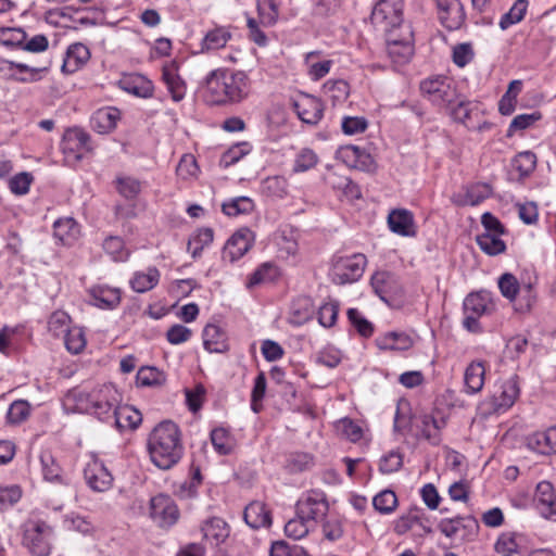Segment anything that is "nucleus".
<instances>
[{
  "instance_id": "obj_64",
  "label": "nucleus",
  "mask_w": 556,
  "mask_h": 556,
  "mask_svg": "<svg viewBox=\"0 0 556 556\" xmlns=\"http://www.w3.org/2000/svg\"><path fill=\"white\" fill-rule=\"evenodd\" d=\"M318 157L311 149H303L296 156L294 172H305L317 164Z\"/></svg>"
},
{
  "instance_id": "obj_46",
  "label": "nucleus",
  "mask_w": 556,
  "mask_h": 556,
  "mask_svg": "<svg viewBox=\"0 0 556 556\" xmlns=\"http://www.w3.org/2000/svg\"><path fill=\"white\" fill-rule=\"evenodd\" d=\"M527 9V0H516L513 7L509 9V11L501 17L498 24L501 29L505 30L511 25L521 22L526 15Z\"/></svg>"
},
{
  "instance_id": "obj_61",
  "label": "nucleus",
  "mask_w": 556,
  "mask_h": 556,
  "mask_svg": "<svg viewBox=\"0 0 556 556\" xmlns=\"http://www.w3.org/2000/svg\"><path fill=\"white\" fill-rule=\"evenodd\" d=\"M403 466V456L395 451H391L382 456L379 464V470L383 475L397 471Z\"/></svg>"
},
{
  "instance_id": "obj_21",
  "label": "nucleus",
  "mask_w": 556,
  "mask_h": 556,
  "mask_svg": "<svg viewBox=\"0 0 556 556\" xmlns=\"http://www.w3.org/2000/svg\"><path fill=\"white\" fill-rule=\"evenodd\" d=\"M243 518L252 529L270 527L271 525L270 511L264 503L258 501H254L245 507Z\"/></svg>"
},
{
  "instance_id": "obj_30",
  "label": "nucleus",
  "mask_w": 556,
  "mask_h": 556,
  "mask_svg": "<svg viewBox=\"0 0 556 556\" xmlns=\"http://www.w3.org/2000/svg\"><path fill=\"white\" fill-rule=\"evenodd\" d=\"M388 54L394 64L404 65L412 59L414 47L408 40L389 39Z\"/></svg>"
},
{
  "instance_id": "obj_59",
  "label": "nucleus",
  "mask_w": 556,
  "mask_h": 556,
  "mask_svg": "<svg viewBox=\"0 0 556 556\" xmlns=\"http://www.w3.org/2000/svg\"><path fill=\"white\" fill-rule=\"evenodd\" d=\"M270 556H309L308 553L299 545H290L285 541H276L271 544Z\"/></svg>"
},
{
  "instance_id": "obj_15",
  "label": "nucleus",
  "mask_w": 556,
  "mask_h": 556,
  "mask_svg": "<svg viewBox=\"0 0 556 556\" xmlns=\"http://www.w3.org/2000/svg\"><path fill=\"white\" fill-rule=\"evenodd\" d=\"M388 225L392 232L403 237L416 235L414 215L405 208H395L389 213Z\"/></svg>"
},
{
  "instance_id": "obj_37",
  "label": "nucleus",
  "mask_w": 556,
  "mask_h": 556,
  "mask_svg": "<svg viewBox=\"0 0 556 556\" xmlns=\"http://www.w3.org/2000/svg\"><path fill=\"white\" fill-rule=\"evenodd\" d=\"M261 191L269 198L282 199L288 193V182L283 176H271L262 180Z\"/></svg>"
},
{
  "instance_id": "obj_41",
  "label": "nucleus",
  "mask_w": 556,
  "mask_h": 556,
  "mask_svg": "<svg viewBox=\"0 0 556 556\" xmlns=\"http://www.w3.org/2000/svg\"><path fill=\"white\" fill-rule=\"evenodd\" d=\"M213 239L214 230L212 228H201L189 239L187 250L195 258L201 255L205 247L213 242Z\"/></svg>"
},
{
  "instance_id": "obj_40",
  "label": "nucleus",
  "mask_w": 556,
  "mask_h": 556,
  "mask_svg": "<svg viewBox=\"0 0 556 556\" xmlns=\"http://www.w3.org/2000/svg\"><path fill=\"white\" fill-rule=\"evenodd\" d=\"M254 208L255 204L249 197H237L222 204V212L230 217L250 214Z\"/></svg>"
},
{
  "instance_id": "obj_4",
  "label": "nucleus",
  "mask_w": 556,
  "mask_h": 556,
  "mask_svg": "<svg viewBox=\"0 0 556 556\" xmlns=\"http://www.w3.org/2000/svg\"><path fill=\"white\" fill-rule=\"evenodd\" d=\"M367 257L363 253L352 255L334 254L331 258L329 277L336 285L342 286L358 281L365 271Z\"/></svg>"
},
{
  "instance_id": "obj_24",
  "label": "nucleus",
  "mask_w": 556,
  "mask_h": 556,
  "mask_svg": "<svg viewBox=\"0 0 556 556\" xmlns=\"http://www.w3.org/2000/svg\"><path fill=\"white\" fill-rule=\"evenodd\" d=\"M203 342L211 352H224L227 348V333L222 326L208 323L203 330Z\"/></svg>"
},
{
  "instance_id": "obj_8",
  "label": "nucleus",
  "mask_w": 556,
  "mask_h": 556,
  "mask_svg": "<svg viewBox=\"0 0 556 556\" xmlns=\"http://www.w3.org/2000/svg\"><path fill=\"white\" fill-rule=\"evenodd\" d=\"M296 515L308 522H317L328 513L329 505L326 494L320 490H309L302 495L295 505Z\"/></svg>"
},
{
  "instance_id": "obj_16",
  "label": "nucleus",
  "mask_w": 556,
  "mask_h": 556,
  "mask_svg": "<svg viewBox=\"0 0 556 556\" xmlns=\"http://www.w3.org/2000/svg\"><path fill=\"white\" fill-rule=\"evenodd\" d=\"M445 426L443 418L435 419L432 415H421L415 419V427L420 435L432 445H439L441 442V430Z\"/></svg>"
},
{
  "instance_id": "obj_51",
  "label": "nucleus",
  "mask_w": 556,
  "mask_h": 556,
  "mask_svg": "<svg viewBox=\"0 0 556 556\" xmlns=\"http://www.w3.org/2000/svg\"><path fill=\"white\" fill-rule=\"evenodd\" d=\"M518 298L515 300V313H527L534 308L536 303V293L532 285L522 286L519 291Z\"/></svg>"
},
{
  "instance_id": "obj_35",
  "label": "nucleus",
  "mask_w": 556,
  "mask_h": 556,
  "mask_svg": "<svg viewBox=\"0 0 556 556\" xmlns=\"http://www.w3.org/2000/svg\"><path fill=\"white\" fill-rule=\"evenodd\" d=\"M493 194L492 186L486 182H476L466 188L465 200L460 205H478Z\"/></svg>"
},
{
  "instance_id": "obj_18",
  "label": "nucleus",
  "mask_w": 556,
  "mask_h": 556,
  "mask_svg": "<svg viewBox=\"0 0 556 556\" xmlns=\"http://www.w3.org/2000/svg\"><path fill=\"white\" fill-rule=\"evenodd\" d=\"M119 87L139 98H151L154 91L153 83L141 74H132L123 77L118 81Z\"/></svg>"
},
{
  "instance_id": "obj_31",
  "label": "nucleus",
  "mask_w": 556,
  "mask_h": 556,
  "mask_svg": "<svg viewBox=\"0 0 556 556\" xmlns=\"http://www.w3.org/2000/svg\"><path fill=\"white\" fill-rule=\"evenodd\" d=\"M203 538L212 544L218 545L229 535L227 523L217 517L211 518L202 527Z\"/></svg>"
},
{
  "instance_id": "obj_17",
  "label": "nucleus",
  "mask_w": 556,
  "mask_h": 556,
  "mask_svg": "<svg viewBox=\"0 0 556 556\" xmlns=\"http://www.w3.org/2000/svg\"><path fill=\"white\" fill-rule=\"evenodd\" d=\"M298 116L306 124L315 125L323 117V103L313 96H305L294 103Z\"/></svg>"
},
{
  "instance_id": "obj_2",
  "label": "nucleus",
  "mask_w": 556,
  "mask_h": 556,
  "mask_svg": "<svg viewBox=\"0 0 556 556\" xmlns=\"http://www.w3.org/2000/svg\"><path fill=\"white\" fill-rule=\"evenodd\" d=\"M116 403L118 393L111 384H104L90 392L73 389L66 393L63 401L67 412L94 415L100 420L110 419Z\"/></svg>"
},
{
  "instance_id": "obj_62",
  "label": "nucleus",
  "mask_w": 556,
  "mask_h": 556,
  "mask_svg": "<svg viewBox=\"0 0 556 556\" xmlns=\"http://www.w3.org/2000/svg\"><path fill=\"white\" fill-rule=\"evenodd\" d=\"M368 127V122L361 116H344L341 128L345 135H357L364 132Z\"/></svg>"
},
{
  "instance_id": "obj_38",
  "label": "nucleus",
  "mask_w": 556,
  "mask_h": 556,
  "mask_svg": "<svg viewBox=\"0 0 556 556\" xmlns=\"http://www.w3.org/2000/svg\"><path fill=\"white\" fill-rule=\"evenodd\" d=\"M278 276V268L271 263L261 264L250 276L247 281V288L253 289L265 282H271Z\"/></svg>"
},
{
  "instance_id": "obj_33",
  "label": "nucleus",
  "mask_w": 556,
  "mask_h": 556,
  "mask_svg": "<svg viewBox=\"0 0 556 556\" xmlns=\"http://www.w3.org/2000/svg\"><path fill=\"white\" fill-rule=\"evenodd\" d=\"M160 271L156 267H149L147 271H137L130 279V286L136 292H147L157 285Z\"/></svg>"
},
{
  "instance_id": "obj_39",
  "label": "nucleus",
  "mask_w": 556,
  "mask_h": 556,
  "mask_svg": "<svg viewBox=\"0 0 556 556\" xmlns=\"http://www.w3.org/2000/svg\"><path fill=\"white\" fill-rule=\"evenodd\" d=\"M476 242L485 254L491 256L504 253L506 250V244L500 235L483 232L476 237Z\"/></svg>"
},
{
  "instance_id": "obj_14",
  "label": "nucleus",
  "mask_w": 556,
  "mask_h": 556,
  "mask_svg": "<svg viewBox=\"0 0 556 556\" xmlns=\"http://www.w3.org/2000/svg\"><path fill=\"white\" fill-rule=\"evenodd\" d=\"M534 503L543 518L556 521V494L551 482L541 481L538 483Z\"/></svg>"
},
{
  "instance_id": "obj_57",
  "label": "nucleus",
  "mask_w": 556,
  "mask_h": 556,
  "mask_svg": "<svg viewBox=\"0 0 556 556\" xmlns=\"http://www.w3.org/2000/svg\"><path fill=\"white\" fill-rule=\"evenodd\" d=\"M541 118L542 114L538 111L530 114H519L515 116L507 130V137H511L517 130H523L529 128L531 125H533Z\"/></svg>"
},
{
  "instance_id": "obj_3",
  "label": "nucleus",
  "mask_w": 556,
  "mask_h": 556,
  "mask_svg": "<svg viewBox=\"0 0 556 556\" xmlns=\"http://www.w3.org/2000/svg\"><path fill=\"white\" fill-rule=\"evenodd\" d=\"M148 451L152 463L160 469L166 470L176 465L184 453L178 426L172 420L155 426L148 439Z\"/></svg>"
},
{
  "instance_id": "obj_20",
  "label": "nucleus",
  "mask_w": 556,
  "mask_h": 556,
  "mask_svg": "<svg viewBox=\"0 0 556 556\" xmlns=\"http://www.w3.org/2000/svg\"><path fill=\"white\" fill-rule=\"evenodd\" d=\"M178 65L175 61L165 64L162 68V77L167 86L172 99L176 102L182 100L186 94V84L177 73Z\"/></svg>"
},
{
  "instance_id": "obj_27",
  "label": "nucleus",
  "mask_w": 556,
  "mask_h": 556,
  "mask_svg": "<svg viewBox=\"0 0 556 556\" xmlns=\"http://www.w3.org/2000/svg\"><path fill=\"white\" fill-rule=\"evenodd\" d=\"M465 313H491L494 311V303L489 292H472L464 300Z\"/></svg>"
},
{
  "instance_id": "obj_52",
  "label": "nucleus",
  "mask_w": 556,
  "mask_h": 556,
  "mask_svg": "<svg viewBox=\"0 0 556 556\" xmlns=\"http://www.w3.org/2000/svg\"><path fill=\"white\" fill-rule=\"evenodd\" d=\"M372 505L381 514H390L397 506V497L392 490H383L372 498Z\"/></svg>"
},
{
  "instance_id": "obj_42",
  "label": "nucleus",
  "mask_w": 556,
  "mask_h": 556,
  "mask_svg": "<svg viewBox=\"0 0 556 556\" xmlns=\"http://www.w3.org/2000/svg\"><path fill=\"white\" fill-rule=\"evenodd\" d=\"M136 379L141 387H159L166 381V375L156 367L143 366L138 370Z\"/></svg>"
},
{
  "instance_id": "obj_13",
  "label": "nucleus",
  "mask_w": 556,
  "mask_h": 556,
  "mask_svg": "<svg viewBox=\"0 0 556 556\" xmlns=\"http://www.w3.org/2000/svg\"><path fill=\"white\" fill-rule=\"evenodd\" d=\"M86 483L96 492H105L112 486L113 477L102 462L93 458L84 469Z\"/></svg>"
},
{
  "instance_id": "obj_10",
  "label": "nucleus",
  "mask_w": 556,
  "mask_h": 556,
  "mask_svg": "<svg viewBox=\"0 0 556 556\" xmlns=\"http://www.w3.org/2000/svg\"><path fill=\"white\" fill-rule=\"evenodd\" d=\"M179 509L175 502L164 494H159L150 501V517L161 527L169 528L179 519Z\"/></svg>"
},
{
  "instance_id": "obj_63",
  "label": "nucleus",
  "mask_w": 556,
  "mask_h": 556,
  "mask_svg": "<svg viewBox=\"0 0 556 556\" xmlns=\"http://www.w3.org/2000/svg\"><path fill=\"white\" fill-rule=\"evenodd\" d=\"M30 412V405L27 401H14L8 410V420L12 424H20L25 420Z\"/></svg>"
},
{
  "instance_id": "obj_9",
  "label": "nucleus",
  "mask_w": 556,
  "mask_h": 556,
  "mask_svg": "<svg viewBox=\"0 0 556 556\" xmlns=\"http://www.w3.org/2000/svg\"><path fill=\"white\" fill-rule=\"evenodd\" d=\"M404 0H379L371 12V21L390 30L401 26L403 22Z\"/></svg>"
},
{
  "instance_id": "obj_1",
  "label": "nucleus",
  "mask_w": 556,
  "mask_h": 556,
  "mask_svg": "<svg viewBox=\"0 0 556 556\" xmlns=\"http://www.w3.org/2000/svg\"><path fill=\"white\" fill-rule=\"evenodd\" d=\"M204 99L211 105H233L244 101L251 90L249 75L241 70L220 67L204 79Z\"/></svg>"
},
{
  "instance_id": "obj_19",
  "label": "nucleus",
  "mask_w": 556,
  "mask_h": 556,
  "mask_svg": "<svg viewBox=\"0 0 556 556\" xmlns=\"http://www.w3.org/2000/svg\"><path fill=\"white\" fill-rule=\"evenodd\" d=\"M90 59V51L88 47H86L81 42L72 43L65 54V59L62 65V71L64 73H75L80 67H83Z\"/></svg>"
},
{
  "instance_id": "obj_11",
  "label": "nucleus",
  "mask_w": 556,
  "mask_h": 556,
  "mask_svg": "<svg viewBox=\"0 0 556 556\" xmlns=\"http://www.w3.org/2000/svg\"><path fill=\"white\" fill-rule=\"evenodd\" d=\"M254 232L248 227L238 229L226 242L223 249V260L230 263L241 258L253 245Z\"/></svg>"
},
{
  "instance_id": "obj_45",
  "label": "nucleus",
  "mask_w": 556,
  "mask_h": 556,
  "mask_svg": "<svg viewBox=\"0 0 556 556\" xmlns=\"http://www.w3.org/2000/svg\"><path fill=\"white\" fill-rule=\"evenodd\" d=\"M455 106H450V115L454 121L464 124L468 129H473V126H470L468 121L473 113L476 105L466 99H457Z\"/></svg>"
},
{
  "instance_id": "obj_44",
  "label": "nucleus",
  "mask_w": 556,
  "mask_h": 556,
  "mask_svg": "<svg viewBox=\"0 0 556 556\" xmlns=\"http://www.w3.org/2000/svg\"><path fill=\"white\" fill-rule=\"evenodd\" d=\"M536 155L532 151L519 152L511 161L513 167L519 172L521 178L530 176L536 167Z\"/></svg>"
},
{
  "instance_id": "obj_47",
  "label": "nucleus",
  "mask_w": 556,
  "mask_h": 556,
  "mask_svg": "<svg viewBox=\"0 0 556 556\" xmlns=\"http://www.w3.org/2000/svg\"><path fill=\"white\" fill-rule=\"evenodd\" d=\"M103 250L115 262H124L129 257L124 240L117 236H110L103 242Z\"/></svg>"
},
{
  "instance_id": "obj_26",
  "label": "nucleus",
  "mask_w": 556,
  "mask_h": 556,
  "mask_svg": "<svg viewBox=\"0 0 556 556\" xmlns=\"http://www.w3.org/2000/svg\"><path fill=\"white\" fill-rule=\"evenodd\" d=\"M121 117V112L116 108L99 109L92 116L93 128L100 134L112 131Z\"/></svg>"
},
{
  "instance_id": "obj_5",
  "label": "nucleus",
  "mask_w": 556,
  "mask_h": 556,
  "mask_svg": "<svg viewBox=\"0 0 556 556\" xmlns=\"http://www.w3.org/2000/svg\"><path fill=\"white\" fill-rule=\"evenodd\" d=\"M420 90L429 101L444 109L450 108L458 99L454 80L446 76H435L422 80Z\"/></svg>"
},
{
  "instance_id": "obj_55",
  "label": "nucleus",
  "mask_w": 556,
  "mask_h": 556,
  "mask_svg": "<svg viewBox=\"0 0 556 556\" xmlns=\"http://www.w3.org/2000/svg\"><path fill=\"white\" fill-rule=\"evenodd\" d=\"M309 532V522L306 519H302L301 516H295L290 519L285 526V533L287 536L300 540L307 535Z\"/></svg>"
},
{
  "instance_id": "obj_56",
  "label": "nucleus",
  "mask_w": 556,
  "mask_h": 556,
  "mask_svg": "<svg viewBox=\"0 0 556 556\" xmlns=\"http://www.w3.org/2000/svg\"><path fill=\"white\" fill-rule=\"evenodd\" d=\"M211 442L215 451L220 455H227L232 450L229 433L224 428H216L212 430Z\"/></svg>"
},
{
  "instance_id": "obj_50",
  "label": "nucleus",
  "mask_w": 556,
  "mask_h": 556,
  "mask_svg": "<svg viewBox=\"0 0 556 556\" xmlns=\"http://www.w3.org/2000/svg\"><path fill=\"white\" fill-rule=\"evenodd\" d=\"M251 146L249 142H239L230 147L220 157V166L227 168L239 162L244 155L249 154Z\"/></svg>"
},
{
  "instance_id": "obj_43",
  "label": "nucleus",
  "mask_w": 556,
  "mask_h": 556,
  "mask_svg": "<svg viewBox=\"0 0 556 556\" xmlns=\"http://www.w3.org/2000/svg\"><path fill=\"white\" fill-rule=\"evenodd\" d=\"M323 90L331 99L332 104L345 101L350 94V85L343 79L327 80Z\"/></svg>"
},
{
  "instance_id": "obj_36",
  "label": "nucleus",
  "mask_w": 556,
  "mask_h": 556,
  "mask_svg": "<svg viewBox=\"0 0 556 556\" xmlns=\"http://www.w3.org/2000/svg\"><path fill=\"white\" fill-rule=\"evenodd\" d=\"M519 395V388L515 379L502 383L500 391L494 394V402L501 408H509Z\"/></svg>"
},
{
  "instance_id": "obj_22",
  "label": "nucleus",
  "mask_w": 556,
  "mask_h": 556,
  "mask_svg": "<svg viewBox=\"0 0 556 556\" xmlns=\"http://www.w3.org/2000/svg\"><path fill=\"white\" fill-rule=\"evenodd\" d=\"M111 418L118 429L129 428L134 430L142 421V416L139 410L130 406H117V403L110 414V419Z\"/></svg>"
},
{
  "instance_id": "obj_54",
  "label": "nucleus",
  "mask_w": 556,
  "mask_h": 556,
  "mask_svg": "<svg viewBox=\"0 0 556 556\" xmlns=\"http://www.w3.org/2000/svg\"><path fill=\"white\" fill-rule=\"evenodd\" d=\"M340 154H341L343 161L346 162V163H349V162H353V163L363 162V163H365V160H367L368 161V168H370L372 163H374V160L370 156V154L367 153L364 149H362V148H359L357 146L349 144V146L342 147L340 149Z\"/></svg>"
},
{
  "instance_id": "obj_53",
  "label": "nucleus",
  "mask_w": 556,
  "mask_h": 556,
  "mask_svg": "<svg viewBox=\"0 0 556 556\" xmlns=\"http://www.w3.org/2000/svg\"><path fill=\"white\" fill-rule=\"evenodd\" d=\"M85 345L86 339L83 328L73 327L66 330L65 346L71 353L78 354L84 350Z\"/></svg>"
},
{
  "instance_id": "obj_6",
  "label": "nucleus",
  "mask_w": 556,
  "mask_h": 556,
  "mask_svg": "<svg viewBox=\"0 0 556 556\" xmlns=\"http://www.w3.org/2000/svg\"><path fill=\"white\" fill-rule=\"evenodd\" d=\"M52 528L42 520H28L24 525L23 544L35 556H48L51 549Z\"/></svg>"
},
{
  "instance_id": "obj_7",
  "label": "nucleus",
  "mask_w": 556,
  "mask_h": 556,
  "mask_svg": "<svg viewBox=\"0 0 556 556\" xmlns=\"http://www.w3.org/2000/svg\"><path fill=\"white\" fill-rule=\"evenodd\" d=\"M60 147L65 162L70 165H75L92 151L89 134L78 127L65 130Z\"/></svg>"
},
{
  "instance_id": "obj_12",
  "label": "nucleus",
  "mask_w": 556,
  "mask_h": 556,
  "mask_svg": "<svg viewBox=\"0 0 556 556\" xmlns=\"http://www.w3.org/2000/svg\"><path fill=\"white\" fill-rule=\"evenodd\" d=\"M439 20L447 30L459 29L466 20V13L460 0H434Z\"/></svg>"
},
{
  "instance_id": "obj_60",
  "label": "nucleus",
  "mask_w": 556,
  "mask_h": 556,
  "mask_svg": "<svg viewBox=\"0 0 556 556\" xmlns=\"http://www.w3.org/2000/svg\"><path fill=\"white\" fill-rule=\"evenodd\" d=\"M475 52L470 42L458 43L453 48L452 59L458 67L469 64Z\"/></svg>"
},
{
  "instance_id": "obj_58",
  "label": "nucleus",
  "mask_w": 556,
  "mask_h": 556,
  "mask_svg": "<svg viewBox=\"0 0 556 556\" xmlns=\"http://www.w3.org/2000/svg\"><path fill=\"white\" fill-rule=\"evenodd\" d=\"M26 37V33L22 28H0V45L2 46L23 48Z\"/></svg>"
},
{
  "instance_id": "obj_29",
  "label": "nucleus",
  "mask_w": 556,
  "mask_h": 556,
  "mask_svg": "<svg viewBox=\"0 0 556 556\" xmlns=\"http://www.w3.org/2000/svg\"><path fill=\"white\" fill-rule=\"evenodd\" d=\"M381 350L406 351L413 345L412 338L405 332L391 331L377 339Z\"/></svg>"
},
{
  "instance_id": "obj_34",
  "label": "nucleus",
  "mask_w": 556,
  "mask_h": 556,
  "mask_svg": "<svg viewBox=\"0 0 556 556\" xmlns=\"http://www.w3.org/2000/svg\"><path fill=\"white\" fill-rule=\"evenodd\" d=\"M485 368L482 362H472L465 371V384L470 393L481 391L484 384Z\"/></svg>"
},
{
  "instance_id": "obj_28",
  "label": "nucleus",
  "mask_w": 556,
  "mask_h": 556,
  "mask_svg": "<svg viewBox=\"0 0 556 556\" xmlns=\"http://www.w3.org/2000/svg\"><path fill=\"white\" fill-rule=\"evenodd\" d=\"M370 285L381 300L388 301L387 296L396 291V279L393 274L382 270L376 271L370 279Z\"/></svg>"
},
{
  "instance_id": "obj_48",
  "label": "nucleus",
  "mask_w": 556,
  "mask_h": 556,
  "mask_svg": "<svg viewBox=\"0 0 556 556\" xmlns=\"http://www.w3.org/2000/svg\"><path fill=\"white\" fill-rule=\"evenodd\" d=\"M117 192L127 200L136 199L141 192V182L129 176H118L115 179Z\"/></svg>"
},
{
  "instance_id": "obj_49",
  "label": "nucleus",
  "mask_w": 556,
  "mask_h": 556,
  "mask_svg": "<svg viewBox=\"0 0 556 556\" xmlns=\"http://www.w3.org/2000/svg\"><path fill=\"white\" fill-rule=\"evenodd\" d=\"M497 283L502 295L509 302H515L519 291L522 288L520 287L518 279L510 273H504L498 278Z\"/></svg>"
},
{
  "instance_id": "obj_23",
  "label": "nucleus",
  "mask_w": 556,
  "mask_h": 556,
  "mask_svg": "<svg viewBox=\"0 0 556 556\" xmlns=\"http://www.w3.org/2000/svg\"><path fill=\"white\" fill-rule=\"evenodd\" d=\"M90 295L92 304L100 309H114L121 302V291L116 288L96 287Z\"/></svg>"
},
{
  "instance_id": "obj_25",
  "label": "nucleus",
  "mask_w": 556,
  "mask_h": 556,
  "mask_svg": "<svg viewBox=\"0 0 556 556\" xmlns=\"http://www.w3.org/2000/svg\"><path fill=\"white\" fill-rule=\"evenodd\" d=\"M40 463L46 481L68 484L67 477L63 473L62 467L51 452L43 451L40 455Z\"/></svg>"
},
{
  "instance_id": "obj_32",
  "label": "nucleus",
  "mask_w": 556,
  "mask_h": 556,
  "mask_svg": "<svg viewBox=\"0 0 556 556\" xmlns=\"http://www.w3.org/2000/svg\"><path fill=\"white\" fill-rule=\"evenodd\" d=\"M231 39V33L225 27H215L206 33L201 42V52H208L224 48Z\"/></svg>"
}]
</instances>
